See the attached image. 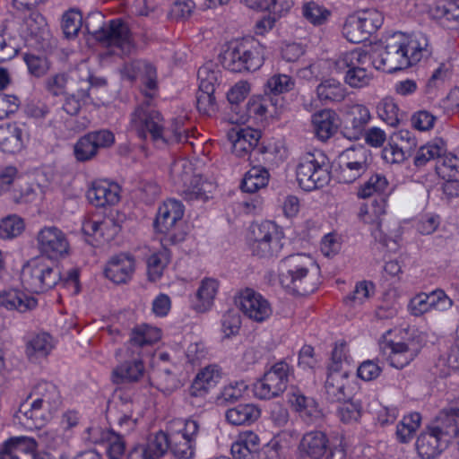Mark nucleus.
<instances>
[{
    "label": "nucleus",
    "mask_w": 459,
    "mask_h": 459,
    "mask_svg": "<svg viewBox=\"0 0 459 459\" xmlns=\"http://www.w3.org/2000/svg\"><path fill=\"white\" fill-rule=\"evenodd\" d=\"M314 259L306 254H293L281 260L279 280L283 288L298 295H307L316 289L311 281L310 271L315 268Z\"/></svg>",
    "instance_id": "obj_1"
},
{
    "label": "nucleus",
    "mask_w": 459,
    "mask_h": 459,
    "mask_svg": "<svg viewBox=\"0 0 459 459\" xmlns=\"http://www.w3.org/2000/svg\"><path fill=\"white\" fill-rule=\"evenodd\" d=\"M224 68L234 73L255 72L264 62V47L254 39L230 42L220 56Z\"/></svg>",
    "instance_id": "obj_2"
},
{
    "label": "nucleus",
    "mask_w": 459,
    "mask_h": 459,
    "mask_svg": "<svg viewBox=\"0 0 459 459\" xmlns=\"http://www.w3.org/2000/svg\"><path fill=\"white\" fill-rule=\"evenodd\" d=\"M152 99L143 101L131 115L130 126L143 140L150 139L158 146L166 145L170 140L161 113L151 103Z\"/></svg>",
    "instance_id": "obj_3"
},
{
    "label": "nucleus",
    "mask_w": 459,
    "mask_h": 459,
    "mask_svg": "<svg viewBox=\"0 0 459 459\" xmlns=\"http://www.w3.org/2000/svg\"><path fill=\"white\" fill-rule=\"evenodd\" d=\"M370 64L371 56L361 48H356L340 55L333 61V70L343 74L347 85L360 89L368 86L373 78L372 73L368 70Z\"/></svg>",
    "instance_id": "obj_4"
},
{
    "label": "nucleus",
    "mask_w": 459,
    "mask_h": 459,
    "mask_svg": "<svg viewBox=\"0 0 459 459\" xmlns=\"http://www.w3.org/2000/svg\"><path fill=\"white\" fill-rule=\"evenodd\" d=\"M328 158L321 152H308L300 157L296 169L299 186L310 192L323 187L331 178Z\"/></svg>",
    "instance_id": "obj_5"
},
{
    "label": "nucleus",
    "mask_w": 459,
    "mask_h": 459,
    "mask_svg": "<svg viewBox=\"0 0 459 459\" xmlns=\"http://www.w3.org/2000/svg\"><path fill=\"white\" fill-rule=\"evenodd\" d=\"M61 272L57 265L44 256L37 257L23 265L21 281L30 292L40 293L55 287L61 281Z\"/></svg>",
    "instance_id": "obj_6"
},
{
    "label": "nucleus",
    "mask_w": 459,
    "mask_h": 459,
    "mask_svg": "<svg viewBox=\"0 0 459 459\" xmlns=\"http://www.w3.org/2000/svg\"><path fill=\"white\" fill-rule=\"evenodd\" d=\"M170 178L189 201L205 202L215 187L211 182L203 181L201 177L193 176L192 163L186 159H179L172 163Z\"/></svg>",
    "instance_id": "obj_7"
},
{
    "label": "nucleus",
    "mask_w": 459,
    "mask_h": 459,
    "mask_svg": "<svg viewBox=\"0 0 459 459\" xmlns=\"http://www.w3.org/2000/svg\"><path fill=\"white\" fill-rule=\"evenodd\" d=\"M284 234L272 221H264L250 226L249 247L254 255L261 258L277 256L282 249Z\"/></svg>",
    "instance_id": "obj_8"
},
{
    "label": "nucleus",
    "mask_w": 459,
    "mask_h": 459,
    "mask_svg": "<svg viewBox=\"0 0 459 459\" xmlns=\"http://www.w3.org/2000/svg\"><path fill=\"white\" fill-rule=\"evenodd\" d=\"M404 42L405 34L400 31L388 36L383 48L370 55L374 67L394 73L412 65Z\"/></svg>",
    "instance_id": "obj_9"
},
{
    "label": "nucleus",
    "mask_w": 459,
    "mask_h": 459,
    "mask_svg": "<svg viewBox=\"0 0 459 459\" xmlns=\"http://www.w3.org/2000/svg\"><path fill=\"white\" fill-rule=\"evenodd\" d=\"M293 377V368L285 360H280L253 385L254 395L261 400L276 398L284 393Z\"/></svg>",
    "instance_id": "obj_10"
},
{
    "label": "nucleus",
    "mask_w": 459,
    "mask_h": 459,
    "mask_svg": "<svg viewBox=\"0 0 459 459\" xmlns=\"http://www.w3.org/2000/svg\"><path fill=\"white\" fill-rule=\"evenodd\" d=\"M97 18L104 23L103 17L100 14L88 17L85 27L89 33H91L95 39L105 44L107 47L113 48V52L117 55H129L134 49V44L128 26L121 20H111L108 26L100 27L98 30H91L90 20Z\"/></svg>",
    "instance_id": "obj_11"
},
{
    "label": "nucleus",
    "mask_w": 459,
    "mask_h": 459,
    "mask_svg": "<svg viewBox=\"0 0 459 459\" xmlns=\"http://www.w3.org/2000/svg\"><path fill=\"white\" fill-rule=\"evenodd\" d=\"M184 215V207L179 201L169 199L160 205L154 221L156 230L165 235V240L175 245L185 238L182 231L177 230L178 223Z\"/></svg>",
    "instance_id": "obj_12"
},
{
    "label": "nucleus",
    "mask_w": 459,
    "mask_h": 459,
    "mask_svg": "<svg viewBox=\"0 0 459 459\" xmlns=\"http://www.w3.org/2000/svg\"><path fill=\"white\" fill-rule=\"evenodd\" d=\"M179 428L169 432V451L179 459H189L194 455L199 424L195 420L179 422Z\"/></svg>",
    "instance_id": "obj_13"
},
{
    "label": "nucleus",
    "mask_w": 459,
    "mask_h": 459,
    "mask_svg": "<svg viewBox=\"0 0 459 459\" xmlns=\"http://www.w3.org/2000/svg\"><path fill=\"white\" fill-rule=\"evenodd\" d=\"M118 364L114 368L111 379L116 385L133 384L141 380L144 376L145 367L143 357L128 355L126 351L116 352Z\"/></svg>",
    "instance_id": "obj_14"
},
{
    "label": "nucleus",
    "mask_w": 459,
    "mask_h": 459,
    "mask_svg": "<svg viewBox=\"0 0 459 459\" xmlns=\"http://www.w3.org/2000/svg\"><path fill=\"white\" fill-rule=\"evenodd\" d=\"M229 138L232 152L239 158L251 157L255 153H272L271 147H257L261 138L259 130L251 127L232 129L229 133Z\"/></svg>",
    "instance_id": "obj_15"
},
{
    "label": "nucleus",
    "mask_w": 459,
    "mask_h": 459,
    "mask_svg": "<svg viewBox=\"0 0 459 459\" xmlns=\"http://www.w3.org/2000/svg\"><path fill=\"white\" fill-rule=\"evenodd\" d=\"M40 253L51 260L63 257L68 253L69 242L65 234L56 226H46L37 235Z\"/></svg>",
    "instance_id": "obj_16"
},
{
    "label": "nucleus",
    "mask_w": 459,
    "mask_h": 459,
    "mask_svg": "<svg viewBox=\"0 0 459 459\" xmlns=\"http://www.w3.org/2000/svg\"><path fill=\"white\" fill-rule=\"evenodd\" d=\"M453 306V300L444 290L437 289L429 293L420 292L408 303V311L411 316H421L432 310L446 311Z\"/></svg>",
    "instance_id": "obj_17"
},
{
    "label": "nucleus",
    "mask_w": 459,
    "mask_h": 459,
    "mask_svg": "<svg viewBox=\"0 0 459 459\" xmlns=\"http://www.w3.org/2000/svg\"><path fill=\"white\" fill-rule=\"evenodd\" d=\"M161 337L160 330L149 325H136L131 330L125 351L128 355L140 357L151 354V347Z\"/></svg>",
    "instance_id": "obj_18"
},
{
    "label": "nucleus",
    "mask_w": 459,
    "mask_h": 459,
    "mask_svg": "<svg viewBox=\"0 0 459 459\" xmlns=\"http://www.w3.org/2000/svg\"><path fill=\"white\" fill-rule=\"evenodd\" d=\"M237 304L244 316L255 322H264L273 313L269 301L252 289H246L239 293Z\"/></svg>",
    "instance_id": "obj_19"
},
{
    "label": "nucleus",
    "mask_w": 459,
    "mask_h": 459,
    "mask_svg": "<svg viewBox=\"0 0 459 459\" xmlns=\"http://www.w3.org/2000/svg\"><path fill=\"white\" fill-rule=\"evenodd\" d=\"M123 75L130 81L141 80L143 93L147 99H152L158 88L157 69L145 60H134L126 64Z\"/></svg>",
    "instance_id": "obj_20"
},
{
    "label": "nucleus",
    "mask_w": 459,
    "mask_h": 459,
    "mask_svg": "<svg viewBox=\"0 0 459 459\" xmlns=\"http://www.w3.org/2000/svg\"><path fill=\"white\" fill-rule=\"evenodd\" d=\"M387 199L385 196L376 198L369 206L363 205L360 207L359 217L367 224L372 226L371 234L374 238L386 245L387 236L382 229L384 216L386 213Z\"/></svg>",
    "instance_id": "obj_21"
},
{
    "label": "nucleus",
    "mask_w": 459,
    "mask_h": 459,
    "mask_svg": "<svg viewBox=\"0 0 459 459\" xmlns=\"http://www.w3.org/2000/svg\"><path fill=\"white\" fill-rule=\"evenodd\" d=\"M429 427L450 443L459 435V406L452 403L443 408Z\"/></svg>",
    "instance_id": "obj_22"
},
{
    "label": "nucleus",
    "mask_w": 459,
    "mask_h": 459,
    "mask_svg": "<svg viewBox=\"0 0 459 459\" xmlns=\"http://www.w3.org/2000/svg\"><path fill=\"white\" fill-rule=\"evenodd\" d=\"M197 75L200 85L196 96V107L201 114L211 116L216 110L215 98L213 97L216 75L213 72H210L208 66L200 67Z\"/></svg>",
    "instance_id": "obj_23"
},
{
    "label": "nucleus",
    "mask_w": 459,
    "mask_h": 459,
    "mask_svg": "<svg viewBox=\"0 0 459 459\" xmlns=\"http://www.w3.org/2000/svg\"><path fill=\"white\" fill-rule=\"evenodd\" d=\"M439 177L446 179L442 186L443 194L448 198L459 195V154L448 153L436 166Z\"/></svg>",
    "instance_id": "obj_24"
},
{
    "label": "nucleus",
    "mask_w": 459,
    "mask_h": 459,
    "mask_svg": "<svg viewBox=\"0 0 459 459\" xmlns=\"http://www.w3.org/2000/svg\"><path fill=\"white\" fill-rule=\"evenodd\" d=\"M370 119L371 114L366 106L361 104L351 106L342 128L343 136L349 140H359L365 134Z\"/></svg>",
    "instance_id": "obj_25"
},
{
    "label": "nucleus",
    "mask_w": 459,
    "mask_h": 459,
    "mask_svg": "<svg viewBox=\"0 0 459 459\" xmlns=\"http://www.w3.org/2000/svg\"><path fill=\"white\" fill-rule=\"evenodd\" d=\"M28 138L25 126L19 123L0 125V150L6 153L21 152Z\"/></svg>",
    "instance_id": "obj_26"
},
{
    "label": "nucleus",
    "mask_w": 459,
    "mask_h": 459,
    "mask_svg": "<svg viewBox=\"0 0 459 459\" xmlns=\"http://www.w3.org/2000/svg\"><path fill=\"white\" fill-rule=\"evenodd\" d=\"M327 435L320 430L305 433L299 441L298 451L301 458L320 459L329 447Z\"/></svg>",
    "instance_id": "obj_27"
},
{
    "label": "nucleus",
    "mask_w": 459,
    "mask_h": 459,
    "mask_svg": "<svg viewBox=\"0 0 459 459\" xmlns=\"http://www.w3.org/2000/svg\"><path fill=\"white\" fill-rule=\"evenodd\" d=\"M120 187L105 180L95 181L87 191L88 201L96 207L114 205L119 201Z\"/></svg>",
    "instance_id": "obj_28"
},
{
    "label": "nucleus",
    "mask_w": 459,
    "mask_h": 459,
    "mask_svg": "<svg viewBox=\"0 0 459 459\" xmlns=\"http://www.w3.org/2000/svg\"><path fill=\"white\" fill-rule=\"evenodd\" d=\"M221 378V368L211 364L202 368L195 377L188 393L191 397H204Z\"/></svg>",
    "instance_id": "obj_29"
},
{
    "label": "nucleus",
    "mask_w": 459,
    "mask_h": 459,
    "mask_svg": "<svg viewBox=\"0 0 459 459\" xmlns=\"http://www.w3.org/2000/svg\"><path fill=\"white\" fill-rule=\"evenodd\" d=\"M288 402L291 408L309 423L316 421L323 415L317 403L313 398L305 396L294 386H291L288 393Z\"/></svg>",
    "instance_id": "obj_30"
},
{
    "label": "nucleus",
    "mask_w": 459,
    "mask_h": 459,
    "mask_svg": "<svg viewBox=\"0 0 459 459\" xmlns=\"http://www.w3.org/2000/svg\"><path fill=\"white\" fill-rule=\"evenodd\" d=\"M55 413L33 401L30 405L26 403H22L15 418L28 428L40 429L53 418Z\"/></svg>",
    "instance_id": "obj_31"
},
{
    "label": "nucleus",
    "mask_w": 459,
    "mask_h": 459,
    "mask_svg": "<svg viewBox=\"0 0 459 459\" xmlns=\"http://www.w3.org/2000/svg\"><path fill=\"white\" fill-rule=\"evenodd\" d=\"M349 374L345 370L328 368L325 384V396L331 403L341 402L349 396L346 393Z\"/></svg>",
    "instance_id": "obj_32"
},
{
    "label": "nucleus",
    "mask_w": 459,
    "mask_h": 459,
    "mask_svg": "<svg viewBox=\"0 0 459 459\" xmlns=\"http://www.w3.org/2000/svg\"><path fill=\"white\" fill-rule=\"evenodd\" d=\"M134 271V258L126 254H120L108 261L105 268V275L115 283H125L132 277Z\"/></svg>",
    "instance_id": "obj_33"
},
{
    "label": "nucleus",
    "mask_w": 459,
    "mask_h": 459,
    "mask_svg": "<svg viewBox=\"0 0 459 459\" xmlns=\"http://www.w3.org/2000/svg\"><path fill=\"white\" fill-rule=\"evenodd\" d=\"M448 442L428 427L417 438L416 449L422 459H432L441 454Z\"/></svg>",
    "instance_id": "obj_34"
},
{
    "label": "nucleus",
    "mask_w": 459,
    "mask_h": 459,
    "mask_svg": "<svg viewBox=\"0 0 459 459\" xmlns=\"http://www.w3.org/2000/svg\"><path fill=\"white\" fill-rule=\"evenodd\" d=\"M37 441L26 436L12 437L0 446V459H20L21 454L36 452Z\"/></svg>",
    "instance_id": "obj_35"
},
{
    "label": "nucleus",
    "mask_w": 459,
    "mask_h": 459,
    "mask_svg": "<svg viewBox=\"0 0 459 459\" xmlns=\"http://www.w3.org/2000/svg\"><path fill=\"white\" fill-rule=\"evenodd\" d=\"M338 116L333 109L324 108L312 115V125L316 136L325 142L338 128Z\"/></svg>",
    "instance_id": "obj_36"
},
{
    "label": "nucleus",
    "mask_w": 459,
    "mask_h": 459,
    "mask_svg": "<svg viewBox=\"0 0 459 459\" xmlns=\"http://www.w3.org/2000/svg\"><path fill=\"white\" fill-rule=\"evenodd\" d=\"M151 384L165 395H169L182 386L176 367H159L150 377Z\"/></svg>",
    "instance_id": "obj_37"
},
{
    "label": "nucleus",
    "mask_w": 459,
    "mask_h": 459,
    "mask_svg": "<svg viewBox=\"0 0 459 459\" xmlns=\"http://www.w3.org/2000/svg\"><path fill=\"white\" fill-rule=\"evenodd\" d=\"M30 397H34L33 401L39 406L54 412H56L62 403L56 385L48 381H40L36 384L30 393Z\"/></svg>",
    "instance_id": "obj_38"
},
{
    "label": "nucleus",
    "mask_w": 459,
    "mask_h": 459,
    "mask_svg": "<svg viewBox=\"0 0 459 459\" xmlns=\"http://www.w3.org/2000/svg\"><path fill=\"white\" fill-rule=\"evenodd\" d=\"M54 346L53 337L46 332H40L28 337L25 353L30 361L35 362L39 359L46 358L52 351Z\"/></svg>",
    "instance_id": "obj_39"
},
{
    "label": "nucleus",
    "mask_w": 459,
    "mask_h": 459,
    "mask_svg": "<svg viewBox=\"0 0 459 459\" xmlns=\"http://www.w3.org/2000/svg\"><path fill=\"white\" fill-rule=\"evenodd\" d=\"M318 100L325 105L340 103L347 95V88L337 79L327 78L323 80L316 89Z\"/></svg>",
    "instance_id": "obj_40"
},
{
    "label": "nucleus",
    "mask_w": 459,
    "mask_h": 459,
    "mask_svg": "<svg viewBox=\"0 0 459 459\" xmlns=\"http://www.w3.org/2000/svg\"><path fill=\"white\" fill-rule=\"evenodd\" d=\"M259 447V437L252 431H244L231 445L230 451L233 459H255Z\"/></svg>",
    "instance_id": "obj_41"
},
{
    "label": "nucleus",
    "mask_w": 459,
    "mask_h": 459,
    "mask_svg": "<svg viewBox=\"0 0 459 459\" xmlns=\"http://www.w3.org/2000/svg\"><path fill=\"white\" fill-rule=\"evenodd\" d=\"M37 306V300L29 297L22 291L15 289L0 291V307L7 310H17L21 313L33 309Z\"/></svg>",
    "instance_id": "obj_42"
},
{
    "label": "nucleus",
    "mask_w": 459,
    "mask_h": 459,
    "mask_svg": "<svg viewBox=\"0 0 459 459\" xmlns=\"http://www.w3.org/2000/svg\"><path fill=\"white\" fill-rule=\"evenodd\" d=\"M388 359L395 368H403L409 365L419 353L417 345L413 342H391Z\"/></svg>",
    "instance_id": "obj_43"
},
{
    "label": "nucleus",
    "mask_w": 459,
    "mask_h": 459,
    "mask_svg": "<svg viewBox=\"0 0 459 459\" xmlns=\"http://www.w3.org/2000/svg\"><path fill=\"white\" fill-rule=\"evenodd\" d=\"M277 105V100L268 94L264 96H254L249 99L247 103V114L246 117H242L240 122L245 123L249 118L255 121H263L268 113H271L270 108H273Z\"/></svg>",
    "instance_id": "obj_44"
},
{
    "label": "nucleus",
    "mask_w": 459,
    "mask_h": 459,
    "mask_svg": "<svg viewBox=\"0 0 459 459\" xmlns=\"http://www.w3.org/2000/svg\"><path fill=\"white\" fill-rule=\"evenodd\" d=\"M405 47L409 54L411 65L428 58L432 54V47L426 34L421 32L414 33L411 36L405 35Z\"/></svg>",
    "instance_id": "obj_45"
},
{
    "label": "nucleus",
    "mask_w": 459,
    "mask_h": 459,
    "mask_svg": "<svg viewBox=\"0 0 459 459\" xmlns=\"http://www.w3.org/2000/svg\"><path fill=\"white\" fill-rule=\"evenodd\" d=\"M261 415L260 409L253 403H241L230 409L225 413L227 421L234 426L249 425Z\"/></svg>",
    "instance_id": "obj_46"
},
{
    "label": "nucleus",
    "mask_w": 459,
    "mask_h": 459,
    "mask_svg": "<svg viewBox=\"0 0 459 459\" xmlns=\"http://www.w3.org/2000/svg\"><path fill=\"white\" fill-rule=\"evenodd\" d=\"M446 152L445 143L440 139H436L419 148L415 153L413 164L417 168H422L428 162L437 160V166L439 161L447 155Z\"/></svg>",
    "instance_id": "obj_47"
},
{
    "label": "nucleus",
    "mask_w": 459,
    "mask_h": 459,
    "mask_svg": "<svg viewBox=\"0 0 459 459\" xmlns=\"http://www.w3.org/2000/svg\"><path fill=\"white\" fill-rule=\"evenodd\" d=\"M219 290V281L214 278L202 280L196 292L197 303L195 308L198 312H205L211 308Z\"/></svg>",
    "instance_id": "obj_48"
},
{
    "label": "nucleus",
    "mask_w": 459,
    "mask_h": 459,
    "mask_svg": "<svg viewBox=\"0 0 459 459\" xmlns=\"http://www.w3.org/2000/svg\"><path fill=\"white\" fill-rule=\"evenodd\" d=\"M389 193L390 187L386 178L382 174H374L359 186L357 195L359 198L366 199L377 195V197L385 196L387 199Z\"/></svg>",
    "instance_id": "obj_49"
},
{
    "label": "nucleus",
    "mask_w": 459,
    "mask_h": 459,
    "mask_svg": "<svg viewBox=\"0 0 459 459\" xmlns=\"http://www.w3.org/2000/svg\"><path fill=\"white\" fill-rule=\"evenodd\" d=\"M303 18L314 26L325 24L331 17V11L315 1L303 3L301 6Z\"/></svg>",
    "instance_id": "obj_50"
},
{
    "label": "nucleus",
    "mask_w": 459,
    "mask_h": 459,
    "mask_svg": "<svg viewBox=\"0 0 459 459\" xmlns=\"http://www.w3.org/2000/svg\"><path fill=\"white\" fill-rule=\"evenodd\" d=\"M269 172L264 167L254 166L246 174L241 183V188L247 193H255L266 186Z\"/></svg>",
    "instance_id": "obj_51"
},
{
    "label": "nucleus",
    "mask_w": 459,
    "mask_h": 459,
    "mask_svg": "<svg viewBox=\"0 0 459 459\" xmlns=\"http://www.w3.org/2000/svg\"><path fill=\"white\" fill-rule=\"evenodd\" d=\"M421 423V416L419 412H411L403 416L396 426V438L401 443L410 442L415 436Z\"/></svg>",
    "instance_id": "obj_52"
},
{
    "label": "nucleus",
    "mask_w": 459,
    "mask_h": 459,
    "mask_svg": "<svg viewBox=\"0 0 459 459\" xmlns=\"http://www.w3.org/2000/svg\"><path fill=\"white\" fill-rule=\"evenodd\" d=\"M71 438V433L56 429H40L38 433L39 442L50 450H56L66 446Z\"/></svg>",
    "instance_id": "obj_53"
},
{
    "label": "nucleus",
    "mask_w": 459,
    "mask_h": 459,
    "mask_svg": "<svg viewBox=\"0 0 459 459\" xmlns=\"http://www.w3.org/2000/svg\"><path fill=\"white\" fill-rule=\"evenodd\" d=\"M143 446L152 459H160L169 451V433L159 431L152 434Z\"/></svg>",
    "instance_id": "obj_54"
},
{
    "label": "nucleus",
    "mask_w": 459,
    "mask_h": 459,
    "mask_svg": "<svg viewBox=\"0 0 459 459\" xmlns=\"http://www.w3.org/2000/svg\"><path fill=\"white\" fill-rule=\"evenodd\" d=\"M82 230L88 235L107 234L106 239H109L118 232V226L110 219L101 221H88L83 223Z\"/></svg>",
    "instance_id": "obj_55"
},
{
    "label": "nucleus",
    "mask_w": 459,
    "mask_h": 459,
    "mask_svg": "<svg viewBox=\"0 0 459 459\" xmlns=\"http://www.w3.org/2000/svg\"><path fill=\"white\" fill-rule=\"evenodd\" d=\"M169 261V255L166 249L152 254L147 259L149 279L152 281H157L161 276Z\"/></svg>",
    "instance_id": "obj_56"
},
{
    "label": "nucleus",
    "mask_w": 459,
    "mask_h": 459,
    "mask_svg": "<svg viewBox=\"0 0 459 459\" xmlns=\"http://www.w3.org/2000/svg\"><path fill=\"white\" fill-rule=\"evenodd\" d=\"M368 36L376 32L383 24V14L377 9H367L355 15Z\"/></svg>",
    "instance_id": "obj_57"
},
{
    "label": "nucleus",
    "mask_w": 459,
    "mask_h": 459,
    "mask_svg": "<svg viewBox=\"0 0 459 459\" xmlns=\"http://www.w3.org/2000/svg\"><path fill=\"white\" fill-rule=\"evenodd\" d=\"M374 293V284L371 281L357 282L353 291L344 299L346 305L357 307L362 305Z\"/></svg>",
    "instance_id": "obj_58"
},
{
    "label": "nucleus",
    "mask_w": 459,
    "mask_h": 459,
    "mask_svg": "<svg viewBox=\"0 0 459 459\" xmlns=\"http://www.w3.org/2000/svg\"><path fill=\"white\" fill-rule=\"evenodd\" d=\"M377 115L384 122L391 126L399 124V108L391 98L383 99L377 107Z\"/></svg>",
    "instance_id": "obj_59"
},
{
    "label": "nucleus",
    "mask_w": 459,
    "mask_h": 459,
    "mask_svg": "<svg viewBox=\"0 0 459 459\" xmlns=\"http://www.w3.org/2000/svg\"><path fill=\"white\" fill-rule=\"evenodd\" d=\"M342 35L347 40L356 44L363 42L369 37L355 15L348 17L345 21Z\"/></svg>",
    "instance_id": "obj_60"
},
{
    "label": "nucleus",
    "mask_w": 459,
    "mask_h": 459,
    "mask_svg": "<svg viewBox=\"0 0 459 459\" xmlns=\"http://www.w3.org/2000/svg\"><path fill=\"white\" fill-rule=\"evenodd\" d=\"M91 138L88 134L80 137L74 146V154L76 160L80 162H85L92 160L98 154Z\"/></svg>",
    "instance_id": "obj_61"
},
{
    "label": "nucleus",
    "mask_w": 459,
    "mask_h": 459,
    "mask_svg": "<svg viewBox=\"0 0 459 459\" xmlns=\"http://www.w3.org/2000/svg\"><path fill=\"white\" fill-rule=\"evenodd\" d=\"M82 25V14L75 10H69L62 16L61 27L67 39H73L77 36Z\"/></svg>",
    "instance_id": "obj_62"
},
{
    "label": "nucleus",
    "mask_w": 459,
    "mask_h": 459,
    "mask_svg": "<svg viewBox=\"0 0 459 459\" xmlns=\"http://www.w3.org/2000/svg\"><path fill=\"white\" fill-rule=\"evenodd\" d=\"M442 24L450 30L459 29V0L449 1L439 8Z\"/></svg>",
    "instance_id": "obj_63"
},
{
    "label": "nucleus",
    "mask_w": 459,
    "mask_h": 459,
    "mask_svg": "<svg viewBox=\"0 0 459 459\" xmlns=\"http://www.w3.org/2000/svg\"><path fill=\"white\" fill-rule=\"evenodd\" d=\"M361 404L357 401H349L339 405L337 415L340 420L345 424L358 422L361 417Z\"/></svg>",
    "instance_id": "obj_64"
}]
</instances>
